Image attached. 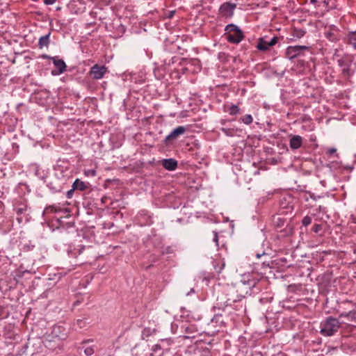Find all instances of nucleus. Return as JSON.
I'll return each instance as SVG.
<instances>
[{
    "label": "nucleus",
    "instance_id": "f257e3e1",
    "mask_svg": "<svg viewBox=\"0 0 356 356\" xmlns=\"http://www.w3.org/2000/svg\"><path fill=\"white\" fill-rule=\"evenodd\" d=\"M44 219L52 229H68L74 226L72 209L67 201L47 206L42 213Z\"/></svg>",
    "mask_w": 356,
    "mask_h": 356
},
{
    "label": "nucleus",
    "instance_id": "f03ea898",
    "mask_svg": "<svg viewBox=\"0 0 356 356\" xmlns=\"http://www.w3.org/2000/svg\"><path fill=\"white\" fill-rule=\"evenodd\" d=\"M340 323L338 319L329 316L321 323L320 332L325 337L334 335L340 327Z\"/></svg>",
    "mask_w": 356,
    "mask_h": 356
},
{
    "label": "nucleus",
    "instance_id": "7ed1b4c3",
    "mask_svg": "<svg viewBox=\"0 0 356 356\" xmlns=\"http://www.w3.org/2000/svg\"><path fill=\"white\" fill-rule=\"evenodd\" d=\"M225 37L232 44H238L244 38L243 31L235 24H229L225 26Z\"/></svg>",
    "mask_w": 356,
    "mask_h": 356
},
{
    "label": "nucleus",
    "instance_id": "20e7f679",
    "mask_svg": "<svg viewBox=\"0 0 356 356\" xmlns=\"http://www.w3.org/2000/svg\"><path fill=\"white\" fill-rule=\"evenodd\" d=\"M42 58L51 59L55 66V69L52 70L51 74L54 76H58L66 71L67 65L63 59L58 58V56L50 57L47 55H43Z\"/></svg>",
    "mask_w": 356,
    "mask_h": 356
},
{
    "label": "nucleus",
    "instance_id": "39448f33",
    "mask_svg": "<svg viewBox=\"0 0 356 356\" xmlns=\"http://www.w3.org/2000/svg\"><path fill=\"white\" fill-rule=\"evenodd\" d=\"M108 72V67L104 65H100L98 64L94 65L90 69L88 75L94 80L102 79L104 77L105 74Z\"/></svg>",
    "mask_w": 356,
    "mask_h": 356
},
{
    "label": "nucleus",
    "instance_id": "423d86ee",
    "mask_svg": "<svg viewBox=\"0 0 356 356\" xmlns=\"http://www.w3.org/2000/svg\"><path fill=\"white\" fill-rule=\"evenodd\" d=\"M236 5L230 2L223 3L219 8V15L224 18H231Z\"/></svg>",
    "mask_w": 356,
    "mask_h": 356
},
{
    "label": "nucleus",
    "instance_id": "0eeeda50",
    "mask_svg": "<svg viewBox=\"0 0 356 356\" xmlns=\"http://www.w3.org/2000/svg\"><path fill=\"white\" fill-rule=\"evenodd\" d=\"M309 47L304 45L289 46L286 49V56L290 59L295 58L303 54L304 50H308Z\"/></svg>",
    "mask_w": 356,
    "mask_h": 356
},
{
    "label": "nucleus",
    "instance_id": "6e6552de",
    "mask_svg": "<svg viewBox=\"0 0 356 356\" xmlns=\"http://www.w3.org/2000/svg\"><path fill=\"white\" fill-rule=\"evenodd\" d=\"M278 42V38L274 36L270 41H267L266 38H260L258 40L257 48L260 51H266L270 47L274 46Z\"/></svg>",
    "mask_w": 356,
    "mask_h": 356
},
{
    "label": "nucleus",
    "instance_id": "1a4fd4ad",
    "mask_svg": "<svg viewBox=\"0 0 356 356\" xmlns=\"http://www.w3.org/2000/svg\"><path fill=\"white\" fill-rule=\"evenodd\" d=\"M86 247L81 244H70L67 248V254L69 257L72 258H77L78 256L81 255L85 250Z\"/></svg>",
    "mask_w": 356,
    "mask_h": 356
},
{
    "label": "nucleus",
    "instance_id": "9d476101",
    "mask_svg": "<svg viewBox=\"0 0 356 356\" xmlns=\"http://www.w3.org/2000/svg\"><path fill=\"white\" fill-rule=\"evenodd\" d=\"M27 201L24 199L17 200L14 204V210L17 216H21L27 211Z\"/></svg>",
    "mask_w": 356,
    "mask_h": 356
},
{
    "label": "nucleus",
    "instance_id": "9b49d317",
    "mask_svg": "<svg viewBox=\"0 0 356 356\" xmlns=\"http://www.w3.org/2000/svg\"><path fill=\"white\" fill-rule=\"evenodd\" d=\"M161 163L163 167L170 171L175 170L177 168V161L174 159H163Z\"/></svg>",
    "mask_w": 356,
    "mask_h": 356
},
{
    "label": "nucleus",
    "instance_id": "f8f14e48",
    "mask_svg": "<svg viewBox=\"0 0 356 356\" xmlns=\"http://www.w3.org/2000/svg\"><path fill=\"white\" fill-rule=\"evenodd\" d=\"M302 145V138L300 136H293L289 140V146L292 149H297Z\"/></svg>",
    "mask_w": 356,
    "mask_h": 356
},
{
    "label": "nucleus",
    "instance_id": "ddd939ff",
    "mask_svg": "<svg viewBox=\"0 0 356 356\" xmlns=\"http://www.w3.org/2000/svg\"><path fill=\"white\" fill-rule=\"evenodd\" d=\"M186 128L182 126H179L175 129L167 137L166 140H171L177 138L179 135L184 134Z\"/></svg>",
    "mask_w": 356,
    "mask_h": 356
},
{
    "label": "nucleus",
    "instance_id": "4468645a",
    "mask_svg": "<svg viewBox=\"0 0 356 356\" xmlns=\"http://www.w3.org/2000/svg\"><path fill=\"white\" fill-rule=\"evenodd\" d=\"M344 41L347 44L351 45L355 49H356V30L355 31L348 32L344 39Z\"/></svg>",
    "mask_w": 356,
    "mask_h": 356
},
{
    "label": "nucleus",
    "instance_id": "2eb2a0df",
    "mask_svg": "<svg viewBox=\"0 0 356 356\" xmlns=\"http://www.w3.org/2000/svg\"><path fill=\"white\" fill-rule=\"evenodd\" d=\"M88 183H86L83 181H81L79 179H76L73 183L72 187L74 190H79L80 191H84L88 188Z\"/></svg>",
    "mask_w": 356,
    "mask_h": 356
},
{
    "label": "nucleus",
    "instance_id": "dca6fc26",
    "mask_svg": "<svg viewBox=\"0 0 356 356\" xmlns=\"http://www.w3.org/2000/svg\"><path fill=\"white\" fill-rule=\"evenodd\" d=\"M224 111L228 112L231 115H236L240 113V108L237 105L224 106Z\"/></svg>",
    "mask_w": 356,
    "mask_h": 356
},
{
    "label": "nucleus",
    "instance_id": "f3484780",
    "mask_svg": "<svg viewBox=\"0 0 356 356\" xmlns=\"http://www.w3.org/2000/svg\"><path fill=\"white\" fill-rule=\"evenodd\" d=\"M352 62L351 57L348 55L343 56L341 59L338 60L339 65L342 67V69L345 66H350Z\"/></svg>",
    "mask_w": 356,
    "mask_h": 356
},
{
    "label": "nucleus",
    "instance_id": "a211bd4d",
    "mask_svg": "<svg viewBox=\"0 0 356 356\" xmlns=\"http://www.w3.org/2000/svg\"><path fill=\"white\" fill-rule=\"evenodd\" d=\"M197 331H198L196 325H190L189 326L186 327L185 329V332L188 334H194V333L197 332ZM195 335H189V336L186 337V338H195Z\"/></svg>",
    "mask_w": 356,
    "mask_h": 356
},
{
    "label": "nucleus",
    "instance_id": "6ab92c4d",
    "mask_svg": "<svg viewBox=\"0 0 356 356\" xmlns=\"http://www.w3.org/2000/svg\"><path fill=\"white\" fill-rule=\"evenodd\" d=\"M339 317H346L350 321L356 323V311H350L348 313H342L339 315Z\"/></svg>",
    "mask_w": 356,
    "mask_h": 356
},
{
    "label": "nucleus",
    "instance_id": "aec40b11",
    "mask_svg": "<svg viewBox=\"0 0 356 356\" xmlns=\"http://www.w3.org/2000/svg\"><path fill=\"white\" fill-rule=\"evenodd\" d=\"M49 33L41 37L39 39L38 45H39L40 48H42L43 47L47 46L49 44Z\"/></svg>",
    "mask_w": 356,
    "mask_h": 356
},
{
    "label": "nucleus",
    "instance_id": "412c9836",
    "mask_svg": "<svg viewBox=\"0 0 356 356\" xmlns=\"http://www.w3.org/2000/svg\"><path fill=\"white\" fill-rule=\"evenodd\" d=\"M239 120L245 124L250 125L253 122V118L250 114H246L241 117Z\"/></svg>",
    "mask_w": 356,
    "mask_h": 356
},
{
    "label": "nucleus",
    "instance_id": "4be33fe9",
    "mask_svg": "<svg viewBox=\"0 0 356 356\" xmlns=\"http://www.w3.org/2000/svg\"><path fill=\"white\" fill-rule=\"evenodd\" d=\"M305 34V31L301 29L294 28L292 31V35L296 38H301Z\"/></svg>",
    "mask_w": 356,
    "mask_h": 356
},
{
    "label": "nucleus",
    "instance_id": "5701e85b",
    "mask_svg": "<svg viewBox=\"0 0 356 356\" xmlns=\"http://www.w3.org/2000/svg\"><path fill=\"white\" fill-rule=\"evenodd\" d=\"M338 29L334 26H332L330 27V31L326 33V35L327 36V38L330 40L334 41L336 40L337 38L335 37H332L333 35H335L333 31H337Z\"/></svg>",
    "mask_w": 356,
    "mask_h": 356
},
{
    "label": "nucleus",
    "instance_id": "b1692460",
    "mask_svg": "<svg viewBox=\"0 0 356 356\" xmlns=\"http://www.w3.org/2000/svg\"><path fill=\"white\" fill-rule=\"evenodd\" d=\"M341 74L343 77H350L352 75V72H350V66H345L341 70Z\"/></svg>",
    "mask_w": 356,
    "mask_h": 356
},
{
    "label": "nucleus",
    "instance_id": "393cba45",
    "mask_svg": "<svg viewBox=\"0 0 356 356\" xmlns=\"http://www.w3.org/2000/svg\"><path fill=\"white\" fill-rule=\"evenodd\" d=\"M222 131L229 136H233L236 132V130L234 129H222Z\"/></svg>",
    "mask_w": 356,
    "mask_h": 356
},
{
    "label": "nucleus",
    "instance_id": "a878e982",
    "mask_svg": "<svg viewBox=\"0 0 356 356\" xmlns=\"http://www.w3.org/2000/svg\"><path fill=\"white\" fill-rule=\"evenodd\" d=\"M312 222V218L309 216H306L303 218L302 220V225L307 227L310 225Z\"/></svg>",
    "mask_w": 356,
    "mask_h": 356
},
{
    "label": "nucleus",
    "instance_id": "bb28decb",
    "mask_svg": "<svg viewBox=\"0 0 356 356\" xmlns=\"http://www.w3.org/2000/svg\"><path fill=\"white\" fill-rule=\"evenodd\" d=\"M224 267H225L224 262H220L219 264L214 266L215 270L218 273H220L222 271V270L224 268Z\"/></svg>",
    "mask_w": 356,
    "mask_h": 356
},
{
    "label": "nucleus",
    "instance_id": "cd10ccee",
    "mask_svg": "<svg viewBox=\"0 0 356 356\" xmlns=\"http://www.w3.org/2000/svg\"><path fill=\"white\" fill-rule=\"evenodd\" d=\"M95 353V350L93 348V347H87L85 350H84V353L87 355V356H90L92 355V354H94Z\"/></svg>",
    "mask_w": 356,
    "mask_h": 356
},
{
    "label": "nucleus",
    "instance_id": "c85d7f7f",
    "mask_svg": "<svg viewBox=\"0 0 356 356\" xmlns=\"http://www.w3.org/2000/svg\"><path fill=\"white\" fill-rule=\"evenodd\" d=\"M322 229V225L321 224H314L312 227V231L314 233H318Z\"/></svg>",
    "mask_w": 356,
    "mask_h": 356
},
{
    "label": "nucleus",
    "instance_id": "c756f323",
    "mask_svg": "<svg viewBox=\"0 0 356 356\" xmlns=\"http://www.w3.org/2000/svg\"><path fill=\"white\" fill-rule=\"evenodd\" d=\"M191 63L196 66V68L197 70H200L201 66H200V62L197 59H193L191 60Z\"/></svg>",
    "mask_w": 356,
    "mask_h": 356
},
{
    "label": "nucleus",
    "instance_id": "7c9ffc66",
    "mask_svg": "<svg viewBox=\"0 0 356 356\" xmlns=\"http://www.w3.org/2000/svg\"><path fill=\"white\" fill-rule=\"evenodd\" d=\"M84 174L86 176L94 177L96 175V171L95 170H88L87 171H85Z\"/></svg>",
    "mask_w": 356,
    "mask_h": 356
},
{
    "label": "nucleus",
    "instance_id": "2f4dec72",
    "mask_svg": "<svg viewBox=\"0 0 356 356\" xmlns=\"http://www.w3.org/2000/svg\"><path fill=\"white\" fill-rule=\"evenodd\" d=\"M57 0H43V2L45 5H52L56 3Z\"/></svg>",
    "mask_w": 356,
    "mask_h": 356
},
{
    "label": "nucleus",
    "instance_id": "473e14b6",
    "mask_svg": "<svg viewBox=\"0 0 356 356\" xmlns=\"http://www.w3.org/2000/svg\"><path fill=\"white\" fill-rule=\"evenodd\" d=\"M113 226V222H108V223H104L103 224V227L105 229H110Z\"/></svg>",
    "mask_w": 356,
    "mask_h": 356
},
{
    "label": "nucleus",
    "instance_id": "72a5a7b5",
    "mask_svg": "<svg viewBox=\"0 0 356 356\" xmlns=\"http://www.w3.org/2000/svg\"><path fill=\"white\" fill-rule=\"evenodd\" d=\"M5 307L0 305V318L2 316V315L4 314Z\"/></svg>",
    "mask_w": 356,
    "mask_h": 356
},
{
    "label": "nucleus",
    "instance_id": "f704fd0d",
    "mask_svg": "<svg viewBox=\"0 0 356 356\" xmlns=\"http://www.w3.org/2000/svg\"><path fill=\"white\" fill-rule=\"evenodd\" d=\"M213 241L216 243V245H218V234L217 233H215L214 234V238H213Z\"/></svg>",
    "mask_w": 356,
    "mask_h": 356
},
{
    "label": "nucleus",
    "instance_id": "c9c22d12",
    "mask_svg": "<svg viewBox=\"0 0 356 356\" xmlns=\"http://www.w3.org/2000/svg\"><path fill=\"white\" fill-rule=\"evenodd\" d=\"M17 221H18L19 223L22 222V217H18V218H17Z\"/></svg>",
    "mask_w": 356,
    "mask_h": 356
},
{
    "label": "nucleus",
    "instance_id": "e433bc0d",
    "mask_svg": "<svg viewBox=\"0 0 356 356\" xmlns=\"http://www.w3.org/2000/svg\"><path fill=\"white\" fill-rule=\"evenodd\" d=\"M311 3L315 4L317 2V0H310Z\"/></svg>",
    "mask_w": 356,
    "mask_h": 356
}]
</instances>
